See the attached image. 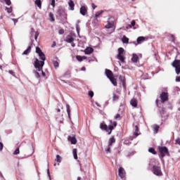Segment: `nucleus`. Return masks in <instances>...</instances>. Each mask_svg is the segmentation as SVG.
I'll list each match as a JSON object with an SVG mask.
<instances>
[{
  "label": "nucleus",
  "instance_id": "obj_1",
  "mask_svg": "<svg viewBox=\"0 0 180 180\" xmlns=\"http://www.w3.org/2000/svg\"><path fill=\"white\" fill-rule=\"evenodd\" d=\"M36 53L38 54L40 60H39L37 58H36L34 63V66L36 70L40 71V70L44 66V61H46V55H44V53H43V51L39 46L36 47Z\"/></svg>",
  "mask_w": 180,
  "mask_h": 180
},
{
  "label": "nucleus",
  "instance_id": "obj_2",
  "mask_svg": "<svg viewBox=\"0 0 180 180\" xmlns=\"http://www.w3.org/2000/svg\"><path fill=\"white\" fill-rule=\"evenodd\" d=\"M117 126V122H112V120L110 121V125H108L105 124V122H102L100 124V128L101 130H105V131H107L108 134H112V130L115 129Z\"/></svg>",
  "mask_w": 180,
  "mask_h": 180
},
{
  "label": "nucleus",
  "instance_id": "obj_3",
  "mask_svg": "<svg viewBox=\"0 0 180 180\" xmlns=\"http://www.w3.org/2000/svg\"><path fill=\"white\" fill-rule=\"evenodd\" d=\"M158 149L159 150V153L161 155L162 158H164L166 155H169V151L167 146H158Z\"/></svg>",
  "mask_w": 180,
  "mask_h": 180
},
{
  "label": "nucleus",
  "instance_id": "obj_4",
  "mask_svg": "<svg viewBox=\"0 0 180 180\" xmlns=\"http://www.w3.org/2000/svg\"><path fill=\"white\" fill-rule=\"evenodd\" d=\"M172 67L175 68L176 74L179 75L180 74V60H174L172 63Z\"/></svg>",
  "mask_w": 180,
  "mask_h": 180
},
{
  "label": "nucleus",
  "instance_id": "obj_5",
  "mask_svg": "<svg viewBox=\"0 0 180 180\" xmlns=\"http://www.w3.org/2000/svg\"><path fill=\"white\" fill-rule=\"evenodd\" d=\"M75 36V35L69 34L65 39V41L66 43H70L72 46V47H75V44L74 43V40H75L74 37Z\"/></svg>",
  "mask_w": 180,
  "mask_h": 180
},
{
  "label": "nucleus",
  "instance_id": "obj_6",
  "mask_svg": "<svg viewBox=\"0 0 180 180\" xmlns=\"http://www.w3.org/2000/svg\"><path fill=\"white\" fill-rule=\"evenodd\" d=\"M153 172L155 175H157L158 176H162V172L161 171V167L153 165Z\"/></svg>",
  "mask_w": 180,
  "mask_h": 180
},
{
  "label": "nucleus",
  "instance_id": "obj_7",
  "mask_svg": "<svg viewBox=\"0 0 180 180\" xmlns=\"http://www.w3.org/2000/svg\"><path fill=\"white\" fill-rule=\"evenodd\" d=\"M161 103H165L168 101V93L163 91L160 94Z\"/></svg>",
  "mask_w": 180,
  "mask_h": 180
},
{
  "label": "nucleus",
  "instance_id": "obj_8",
  "mask_svg": "<svg viewBox=\"0 0 180 180\" xmlns=\"http://www.w3.org/2000/svg\"><path fill=\"white\" fill-rule=\"evenodd\" d=\"M158 102H160V100L156 99V100H155L156 106H157L158 108H159L160 115L162 119H163L164 115H165V108H161V107L160 106V104L158 103Z\"/></svg>",
  "mask_w": 180,
  "mask_h": 180
},
{
  "label": "nucleus",
  "instance_id": "obj_9",
  "mask_svg": "<svg viewBox=\"0 0 180 180\" xmlns=\"http://www.w3.org/2000/svg\"><path fill=\"white\" fill-rule=\"evenodd\" d=\"M57 13L60 16V19L63 20H67V13H65V11L63 8L58 10Z\"/></svg>",
  "mask_w": 180,
  "mask_h": 180
},
{
  "label": "nucleus",
  "instance_id": "obj_10",
  "mask_svg": "<svg viewBox=\"0 0 180 180\" xmlns=\"http://www.w3.org/2000/svg\"><path fill=\"white\" fill-rule=\"evenodd\" d=\"M119 176L123 179L126 176V171L124 169L123 167H120L118 169Z\"/></svg>",
  "mask_w": 180,
  "mask_h": 180
},
{
  "label": "nucleus",
  "instance_id": "obj_11",
  "mask_svg": "<svg viewBox=\"0 0 180 180\" xmlns=\"http://www.w3.org/2000/svg\"><path fill=\"white\" fill-rule=\"evenodd\" d=\"M88 13V8L85 6H82L80 8V13L81 15H82L83 16H85V15H86V13Z\"/></svg>",
  "mask_w": 180,
  "mask_h": 180
},
{
  "label": "nucleus",
  "instance_id": "obj_12",
  "mask_svg": "<svg viewBox=\"0 0 180 180\" xmlns=\"http://www.w3.org/2000/svg\"><path fill=\"white\" fill-rule=\"evenodd\" d=\"M105 75H106L107 78H108V79L113 77V72L110 70L105 69Z\"/></svg>",
  "mask_w": 180,
  "mask_h": 180
},
{
  "label": "nucleus",
  "instance_id": "obj_13",
  "mask_svg": "<svg viewBox=\"0 0 180 180\" xmlns=\"http://www.w3.org/2000/svg\"><path fill=\"white\" fill-rule=\"evenodd\" d=\"M68 140L70 141L71 144H77V138L75 136H69Z\"/></svg>",
  "mask_w": 180,
  "mask_h": 180
},
{
  "label": "nucleus",
  "instance_id": "obj_14",
  "mask_svg": "<svg viewBox=\"0 0 180 180\" xmlns=\"http://www.w3.org/2000/svg\"><path fill=\"white\" fill-rule=\"evenodd\" d=\"M134 129L135 130V133H134V136H135V137L132 138L131 140H133V139H136V137L139 136V126L134 125Z\"/></svg>",
  "mask_w": 180,
  "mask_h": 180
},
{
  "label": "nucleus",
  "instance_id": "obj_15",
  "mask_svg": "<svg viewBox=\"0 0 180 180\" xmlns=\"http://www.w3.org/2000/svg\"><path fill=\"white\" fill-rule=\"evenodd\" d=\"M68 5L70 11H74V7L75 6V4H74V1L72 0L69 1Z\"/></svg>",
  "mask_w": 180,
  "mask_h": 180
},
{
  "label": "nucleus",
  "instance_id": "obj_16",
  "mask_svg": "<svg viewBox=\"0 0 180 180\" xmlns=\"http://www.w3.org/2000/svg\"><path fill=\"white\" fill-rule=\"evenodd\" d=\"M66 110L69 119H71V108L68 104H66Z\"/></svg>",
  "mask_w": 180,
  "mask_h": 180
},
{
  "label": "nucleus",
  "instance_id": "obj_17",
  "mask_svg": "<svg viewBox=\"0 0 180 180\" xmlns=\"http://www.w3.org/2000/svg\"><path fill=\"white\" fill-rule=\"evenodd\" d=\"M85 54H92L94 53V49L88 47L84 50Z\"/></svg>",
  "mask_w": 180,
  "mask_h": 180
},
{
  "label": "nucleus",
  "instance_id": "obj_18",
  "mask_svg": "<svg viewBox=\"0 0 180 180\" xmlns=\"http://www.w3.org/2000/svg\"><path fill=\"white\" fill-rule=\"evenodd\" d=\"M32 51V46H30L28 48L22 53V56H27Z\"/></svg>",
  "mask_w": 180,
  "mask_h": 180
},
{
  "label": "nucleus",
  "instance_id": "obj_19",
  "mask_svg": "<svg viewBox=\"0 0 180 180\" xmlns=\"http://www.w3.org/2000/svg\"><path fill=\"white\" fill-rule=\"evenodd\" d=\"M131 61L132 63H137V61H139V56H137V54L134 53L132 55Z\"/></svg>",
  "mask_w": 180,
  "mask_h": 180
},
{
  "label": "nucleus",
  "instance_id": "obj_20",
  "mask_svg": "<svg viewBox=\"0 0 180 180\" xmlns=\"http://www.w3.org/2000/svg\"><path fill=\"white\" fill-rule=\"evenodd\" d=\"M130 103L134 108H137V99L132 98L130 101Z\"/></svg>",
  "mask_w": 180,
  "mask_h": 180
},
{
  "label": "nucleus",
  "instance_id": "obj_21",
  "mask_svg": "<svg viewBox=\"0 0 180 180\" xmlns=\"http://www.w3.org/2000/svg\"><path fill=\"white\" fill-rule=\"evenodd\" d=\"M145 40H146V37H139L136 39V41H137L138 44H141V43L143 41H144Z\"/></svg>",
  "mask_w": 180,
  "mask_h": 180
},
{
  "label": "nucleus",
  "instance_id": "obj_22",
  "mask_svg": "<svg viewBox=\"0 0 180 180\" xmlns=\"http://www.w3.org/2000/svg\"><path fill=\"white\" fill-rule=\"evenodd\" d=\"M53 65L55 68H58V67L60 65V60L57 59L56 60H53Z\"/></svg>",
  "mask_w": 180,
  "mask_h": 180
},
{
  "label": "nucleus",
  "instance_id": "obj_23",
  "mask_svg": "<svg viewBox=\"0 0 180 180\" xmlns=\"http://www.w3.org/2000/svg\"><path fill=\"white\" fill-rule=\"evenodd\" d=\"M114 143H116V139L115 137H112L109 139L108 146H113Z\"/></svg>",
  "mask_w": 180,
  "mask_h": 180
},
{
  "label": "nucleus",
  "instance_id": "obj_24",
  "mask_svg": "<svg viewBox=\"0 0 180 180\" xmlns=\"http://www.w3.org/2000/svg\"><path fill=\"white\" fill-rule=\"evenodd\" d=\"M109 79H110V82H112V85H114V86H117V82L116 81L115 77H111Z\"/></svg>",
  "mask_w": 180,
  "mask_h": 180
},
{
  "label": "nucleus",
  "instance_id": "obj_25",
  "mask_svg": "<svg viewBox=\"0 0 180 180\" xmlns=\"http://www.w3.org/2000/svg\"><path fill=\"white\" fill-rule=\"evenodd\" d=\"M117 58H118L121 63H124V57L123 55L117 54Z\"/></svg>",
  "mask_w": 180,
  "mask_h": 180
},
{
  "label": "nucleus",
  "instance_id": "obj_26",
  "mask_svg": "<svg viewBox=\"0 0 180 180\" xmlns=\"http://www.w3.org/2000/svg\"><path fill=\"white\" fill-rule=\"evenodd\" d=\"M119 98H120V96L117 94L113 93V96H112L113 102H116V101H119Z\"/></svg>",
  "mask_w": 180,
  "mask_h": 180
},
{
  "label": "nucleus",
  "instance_id": "obj_27",
  "mask_svg": "<svg viewBox=\"0 0 180 180\" xmlns=\"http://www.w3.org/2000/svg\"><path fill=\"white\" fill-rule=\"evenodd\" d=\"M72 154L75 160H78V155L77 154V148L73 149Z\"/></svg>",
  "mask_w": 180,
  "mask_h": 180
},
{
  "label": "nucleus",
  "instance_id": "obj_28",
  "mask_svg": "<svg viewBox=\"0 0 180 180\" xmlns=\"http://www.w3.org/2000/svg\"><path fill=\"white\" fill-rule=\"evenodd\" d=\"M106 29H112L113 28V22H108V24L105 25Z\"/></svg>",
  "mask_w": 180,
  "mask_h": 180
},
{
  "label": "nucleus",
  "instance_id": "obj_29",
  "mask_svg": "<svg viewBox=\"0 0 180 180\" xmlns=\"http://www.w3.org/2000/svg\"><path fill=\"white\" fill-rule=\"evenodd\" d=\"M35 5H37L39 9H41V0H36Z\"/></svg>",
  "mask_w": 180,
  "mask_h": 180
},
{
  "label": "nucleus",
  "instance_id": "obj_30",
  "mask_svg": "<svg viewBox=\"0 0 180 180\" xmlns=\"http://www.w3.org/2000/svg\"><path fill=\"white\" fill-rule=\"evenodd\" d=\"M103 11H100L96 13L95 14V19H98V18H99V16H101V15H102V13H103Z\"/></svg>",
  "mask_w": 180,
  "mask_h": 180
},
{
  "label": "nucleus",
  "instance_id": "obj_31",
  "mask_svg": "<svg viewBox=\"0 0 180 180\" xmlns=\"http://www.w3.org/2000/svg\"><path fill=\"white\" fill-rule=\"evenodd\" d=\"M119 79L121 81V82H122V85L124 86V84H126V79L124 77L120 76Z\"/></svg>",
  "mask_w": 180,
  "mask_h": 180
},
{
  "label": "nucleus",
  "instance_id": "obj_32",
  "mask_svg": "<svg viewBox=\"0 0 180 180\" xmlns=\"http://www.w3.org/2000/svg\"><path fill=\"white\" fill-rule=\"evenodd\" d=\"M149 153H151L152 154H157V151H155V149L154 148H150L148 149Z\"/></svg>",
  "mask_w": 180,
  "mask_h": 180
},
{
  "label": "nucleus",
  "instance_id": "obj_33",
  "mask_svg": "<svg viewBox=\"0 0 180 180\" xmlns=\"http://www.w3.org/2000/svg\"><path fill=\"white\" fill-rule=\"evenodd\" d=\"M155 133H158V130H160V126L155 124L153 126Z\"/></svg>",
  "mask_w": 180,
  "mask_h": 180
},
{
  "label": "nucleus",
  "instance_id": "obj_34",
  "mask_svg": "<svg viewBox=\"0 0 180 180\" xmlns=\"http://www.w3.org/2000/svg\"><path fill=\"white\" fill-rule=\"evenodd\" d=\"M110 148H112V146L108 145L107 148H105V151L107 153H112V151L110 150Z\"/></svg>",
  "mask_w": 180,
  "mask_h": 180
},
{
  "label": "nucleus",
  "instance_id": "obj_35",
  "mask_svg": "<svg viewBox=\"0 0 180 180\" xmlns=\"http://www.w3.org/2000/svg\"><path fill=\"white\" fill-rule=\"evenodd\" d=\"M123 53H124V49L123 48H119L118 54H120V56H122Z\"/></svg>",
  "mask_w": 180,
  "mask_h": 180
},
{
  "label": "nucleus",
  "instance_id": "obj_36",
  "mask_svg": "<svg viewBox=\"0 0 180 180\" xmlns=\"http://www.w3.org/2000/svg\"><path fill=\"white\" fill-rule=\"evenodd\" d=\"M55 161H56V162H61V156H60V155H57Z\"/></svg>",
  "mask_w": 180,
  "mask_h": 180
},
{
  "label": "nucleus",
  "instance_id": "obj_37",
  "mask_svg": "<svg viewBox=\"0 0 180 180\" xmlns=\"http://www.w3.org/2000/svg\"><path fill=\"white\" fill-rule=\"evenodd\" d=\"M122 42H123L124 44H127V43H129V38H127V37H124L122 38Z\"/></svg>",
  "mask_w": 180,
  "mask_h": 180
},
{
  "label": "nucleus",
  "instance_id": "obj_38",
  "mask_svg": "<svg viewBox=\"0 0 180 180\" xmlns=\"http://www.w3.org/2000/svg\"><path fill=\"white\" fill-rule=\"evenodd\" d=\"M33 72L34 73V75L36 77V78H40V73H39V72H37V70H33Z\"/></svg>",
  "mask_w": 180,
  "mask_h": 180
},
{
  "label": "nucleus",
  "instance_id": "obj_39",
  "mask_svg": "<svg viewBox=\"0 0 180 180\" xmlns=\"http://www.w3.org/2000/svg\"><path fill=\"white\" fill-rule=\"evenodd\" d=\"M54 15L52 13H49V18H51V22H54Z\"/></svg>",
  "mask_w": 180,
  "mask_h": 180
},
{
  "label": "nucleus",
  "instance_id": "obj_40",
  "mask_svg": "<svg viewBox=\"0 0 180 180\" xmlns=\"http://www.w3.org/2000/svg\"><path fill=\"white\" fill-rule=\"evenodd\" d=\"M37 71H39V72L41 71L42 77H46V73L43 72V67L40 70H39V69H37Z\"/></svg>",
  "mask_w": 180,
  "mask_h": 180
},
{
  "label": "nucleus",
  "instance_id": "obj_41",
  "mask_svg": "<svg viewBox=\"0 0 180 180\" xmlns=\"http://www.w3.org/2000/svg\"><path fill=\"white\" fill-rule=\"evenodd\" d=\"M5 2L8 6L12 4V2H11V0H3V2Z\"/></svg>",
  "mask_w": 180,
  "mask_h": 180
},
{
  "label": "nucleus",
  "instance_id": "obj_42",
  "mask_svg": "<svg viewBox=\"0 0 180 180\" xmlns=\"http://www.w3.org/2000/svg\"><path fill=\"white\" fill-rule=\"evenodd\" d=\"M136 25V21L135 20H132L131 22V25H129V27H133V26H134Z\"/></svg>",
  "mask_w": 180,
  "mask_h": 180
},
{
  "label": "nucleus",
  "instance_id": "obj_43",
  "mask_svg": "<svg viewBox=\"0 0 180 180\" xmlns=\"http://www.w3.org/2000/svg\"><path fill=\"white\" fill-rule=\"evenodd\" d=\"M88 95L90 98H94V91H89Z\"/></svg>",
  "mask_w": 180,
  "mask_h": 180
},
{
  "label": "nucleus",
  "instance_id": "obj_44",
  "mask_svg": "<svg viewBox=\"0 0 180 180\" xmlns=\"http://www.w3.org/2000/svg\"><path fill=\"white\" fill-rule=\"evenodd\" d=\"M20 151H19V148H17L16 150L14 151L13 154L14 155H18V154H19Z\"/></svg>",
  "mask_w": 180,
  "mask_h": 180
},
{
  "label": "nucleus",
  "instance_id": "obj_45",
  "mask_svg": "<svg viewBox=\"0 0 180 180\" xmlns=\"http://www.w3.org/2000/svg\"><path fill=\"white\" fill-rule=\"evenodd\" d=\"M51 5L53 6V8L56 6V0H51Z\"/></svg>",
  "mask_w": 180,
  "mask_h": 180
},
{
  "label": "nucleus",
  "instance_id": "obj_46",
  "mask_svg": "<svg viewBox=\"0 0 180 180\" xmlns=\"http://www.w3.org/2000/svg\"><path fill=\"white\" fill-rule=\"evenodd\" d=\"M76 58H77V60H78V61H83L82 56H77L76 57Z\"/></svg>",
  "mask_w": 180,
  "mask_h": 180
},
{
  "label": "nucleus",
  "instance_id": "obj_47",
  "mask_svg": "<svg viewBox=\"0 0 180 180\" xmlns=\"http://www.w3.org/2000/svg\"><path fill=\"white\" fill-rule=\"evenodd\" d=\"M39 32L37 31L35 32V35H34V39L35 40H37V37H39Z\"/></svg>",
  "mask_w": 180,
  "mask_h": 180
},
{
  "label": "nucleus",
  "instance_id": "obj_48",
  "mask_svg": "<svg viewBox=\"0 0 180 180\" xmlns=\"http://www.w3.org/2000/svg\"><path fill=\"white\" fill-rule=\"evenodd\" d=\"M6 9L7 10L8 13H12V8L6 7Z\"/></svg>",
  "mask_w": 180,
  "mask_h": 180
},
{
  "label": "nucleus",
  "instance_id": "obj_49",
  "mask_svg": "<svg viewBox=\"0 0 180 180\" xmlns=\"http://www.w3.org/2000/svg\"><path fill=\"white\" fill-rule=\"evenodd\" d=\"M4 150V143L2 142H0V151H2Z\"/></svg>",
  "mask_w": 180,
  "mask_h": 180
},
{
  "label": "nucleus",
  "instance_id": "obj_50",
  "mask_svg": "<svg viewBox=\"0 0 180 180\" xmlns=\"http://www.w3.org/2000/svg\"><path fill=\"white\" fill-rule=\"evenodd\" d=\"M175 81L176 82H180V76L176 77Z\"/></svg>",
  "mask_w": 180,
  "mask_h": 180
},
{
  "label": "nucleus",
  "instance_id": "obj_51",
  "mask_svg": "<svg viewBox=\"0 0 180 180\" xmlns=\"http://www.w3.org/2000/svg\"><path fill=\"white\" fill-rule=\"evenodd\" d=\"M175 144H179V146H180V139H179V138L177 139H176V143H175Z\"/></svg>",
  "mask_w": 180,
  "mask_h": 180
},
{
  "label": "nucleus",
  "instance_id": "obj_52",
  "mask_svg": "<svg viewBox=\"0 0 180 180\" xmlns=\"http://www.w3.org/2000/svg\"><path fill=\"white\" fill-rule=\"evenodd\" d=\"M115 119L116 120H117V119H120V114H117V115L115 116Z\"/></svg>",
  "mask_w": 180,
  "mask_h": 180
},
{
  "label": "nucleus",
  "instance_id": "obj_53",
  "mask_svg": "<svg viewBox=\"0 0 180 180\" xmlns=\"http://www.w3.org/2000/svg\"><path fill=\"white\" fill-rule=\"evenodd\" d=\"M58 33H59L60 34H64V30H63V29L60 30L58 31Z\"/></svg>",
  "mask_w": 180,
  "mask_h": 180
},
{
  "label": "nucleus",
  "instance_id": "obj_54",
  "mask_svg": "<svg viewBox=\"0 0 180 180\" xmlns=\"http://www.w3.org/2000/svg\"><path fill=\"white\" fill-rule=\"evenodd\" d=\"M91 6H92L93 9H95L96 8H97V6L95 5V4H94V3L91 4Z\"/></svg>",
  "mask_w": 180,
  "mask_h": 180
},
{
  "label": "nucleus",
  "instance_id": "obj_55",
  "mask_svg": "<svg viewBox=\"0 0 180 180\" xmlns=\"http://www.w3.org/2000/svg\"><path fill=\"white\" fill-rule=\"evenodd\" d=\"M9 74H11V75H14L15 72H13V70H9L8 71Z\"/></svg>",
  "mask_w": 180,
  "mask_h": 180
},
{
  "label": "nucleus",
  "instance_id": "obj_56",
  "mask_svg": "<svg viewBox=\"0 0 180 180\" xmlns=\"http://www.w3.org/2000/svg\"><path fill=\"white\" fill-rule=\"evenodd\" d=\"M76 30L77 33H79V27H78V25L76 27Z\"/></svg>",
  "mask_w": 180,
  "mask_h": 180
},
{
  "label": "nucleus",
  "instance_id": "obj_57",
  "mask_svg": "<svg viewBox=\"0 0 180 180\" xmlns=\"http://www.w3.org/2000/svg\"><path fill=\"white\" fill-rule=\"evenodd\" d=\"M47 174H48L49 177L50 178V169H47Z\"/></svg>",
  "mask_w": 180,
  "mask_h": 180
},
{
  "label": "nucleus",
  "instance_id": "obj_58",
  "mask_svg": "<svg viewBox=\"0 0 180 180\" xmlns=\"http://www.w3.org/2000/svg\"><path fill=\"white\" fill-rule=\"evenodd\" d=\"M172 39V41H175V37H174V35H171Z\"/></svg>",
  "mask_w": 180,
  "mask_h": 180
},
{
  "label": "nucleus",
  "instance_id": "obj_59",
  "mask_svg": "<svg viewBox=\"0 0 180 180\" xmlns=\"http://www.w3.org/2000/svg\"><path fill=\"white\" fill-rule=\"evenodd\" d=\"M82 60H86V56H82Z\"/></svg>",
  "mask_w": 180,
  "mask_h": 180
},
{
  "label": "nucleus",
  "instance_id": "obj_60",
  "mask_svg": "<svg viewBox=\"0 0 180 180\" xmlns=\"http://www.w3.org/2000/svg\"><path fill=\"white\" fill-rule=\"evenodd\" d=\"M56 112H61V110H60V108H58V109H56Z\"/></svg>",
  "mask_w": 180,
  "mask_h": 180
},
{
  "label": "nucleus",
  "instance_id": "obj_61",
  "mask_svg": "<svg viewBox=\"0 0 180 180\" xmlns=\"http://www.w3.org/2000/svg\"><path fill=\"white\" fill-rule=\"evenodd\" d=\"M96 106H98V108H101V105H99V103H96Z\"/></svg>",
  "mask_w": 180,
  "mask_h": 180
},
{
  "label": "nucleus",
  "instance_id": "obj_62",
  "mask_svg": "<svg viewBox=\"0 0 180 180\" xmlns=\"http://www.w3.org/2000/svg\"><path fill=\"white\" fill-rule=\"evenodd\" d=\"M82 71H85V67L82 68Z\"/></svg>",
  "mask_w": 180,
  "mask_h": 180
},
{
  "label": "nucleus",
  "instance_id": "obj_63",
  "mask_svg": "<svg viewBox=\"0 0 180 180\" xmlns=\"http://www.w3.org/2000/svg\"><path fill=\"white\" fill-rule=\"evenodd\" d=\"M13 20L14 21L15 23L16 22H18V20H16V19H13Z\"/></svg>",
  "mask_w": 180,
  "mask_h": 180
},
{
  "label": "nucleus",
  "instance_id": "obj_64",
  "mask_svg": "<svg viewBox=\"0 0 180 180\" xmlns=\"http://www.w3.org/2000/svg\"><path fill=\"white\" fill-rule=\"evenodd\" d=\"M56 46V42H54L52 45V47H54Z\"/></svg>",
  "mask_w": 180,
  "mask_h": 180
}]
</instances>
